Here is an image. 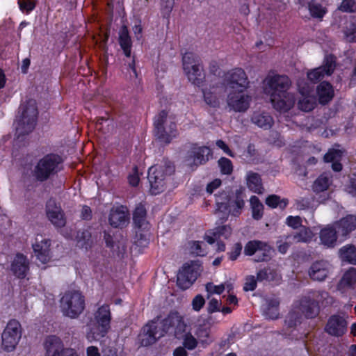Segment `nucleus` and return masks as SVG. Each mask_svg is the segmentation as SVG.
<instances>
[{"mask_svg":"<svg viewBox=\"0 0 356 356\" xmlns=\"http://www.w3.org/2000/svg\"><path fill=\"white\" fill-rule=\"evenodd\" d=\"M196 335L202 343H209V330L207 327H200L196 331Z\"/></svg>","mask_w":356,"mask_h":356,"instance_id":"nucleus-53","label":"nucleus"},{"mask_svg":"<svg viewBox=\"0 0 356 356\" xmlns=\"http://www.w3.org/2000/svg\"><path fill=\"white\" fill-rule=\"evenodd\" d=\"M312 238V232L307 227H302L298 233L287 236V239L289 241H293L294 243L308 242L311 241Z\"/></svg>","mask_w":356,"mask_h":356,"instance_id":"nucleus-40","label":"nucleus"},{"mask_svg":"<svg viewBox=\"0 0 356 356\" xmlns=\"http://www.w3.org/2000/svg\"><path fill=\"white\" fill-rule=\"evenodd\" d=\"M221 305V302L216 298H212L210 300L208 305V312L209 313H213L215 312L220 311V306Z\"/></svg>","mask_w":356,"mask_h":356,"instance_id":"nucleus-62","label":"nucleus"},{"mask_svg":"<svg viewBox=\"0 0 356 356\" xmlns=\"http://www.w3.org/2000/svg\"><path fill=\"white\" fill-rule=\"evenodd\" d=\"M266 204L272 208L280 207L281 209H284L288 204V200L281 199L278 195H271L266 198Z\"/></svg>","mask_w":356,"mask_h":356,"instance_id":"nucleus-43","label":"nucleus"},{"mask_svg":"<svg viewBox=\"0 0 356 356\" xmlns=\"http://www.w3.org/2000/svg\"><path fill=\"white\" fill-rule=\"evenodd\" d=\"M273 252L269 245L259 241H252L248 242L244 249V252L247 255L255 254L254 260L257 262L268 260Z\"/></svg>","mask_w":356,"mask_h":356,"instance_id":"nucleus-18","label":"nucleus"},{"mask_svg":"<svg viewBox=\"0 0 356 356\" xmlns=\"http://www.w3.org/2000/svg\"><path fill=\"white\" fill-rule=\"evenodd\" d=\"M91 234L88 230L79 232L76 236L77 245L81 248H87L90 245Z\"/></svg>","mask_w":356,"mask_h":356,"instance_id":"nucleus-46","label":"nucleus"},{"mask_svg":"<svg viewBox=\"0 0 356 356\" xmlns=\"http://www.w3.org/2000/svg\"><path fill=\"white\" fill-rule=\"evenodd\" d=\"M253 124L264 130L269 129L274 124L273 117L266 112L255 111L251 117Z\"/></svg>","mask_w":356,"mask_h":356,"instance_id":"nucleus-31","label":"nucleus"},{"mask_svg":"<svg viewBox=\"0 0 356 356\" xmlns=\"http://www.w3.org/2000/svg\"><path fill=\"white\" fill-rule=\"evenodd\" d=\"M119 42L124 55L129 57L131 56V40L126 26H122L120 29Z\"/></svg>","mask_w":356,"mask_h":356,"instance_id":"nucleus-34","label":"nucleus"},{"mask_svg":"<svg viewBox=\"0 0 356 356\" xmlns=\"http://www.w3.org/2000/svg\"><path fill=\"white\" fill-rule=\"evenodd\" d=\"M154 135L163 143H169L177 135L172 118L165 111H161L154 119Z\"/></svg>","mask_w":356,"mask_h":356,"instance_id":"nucleus-7","label":"nucleus"},{"mask_svg":"<svg viewBox=\"0 0 356 356\" xmlns=\"http://www.w3.org/2000/svg\"><path fill=\"white\" fill-rule=\"evenodd\" d=\"M224 84L226 90H247L249 86V81L243 69L235 68L225 73Z\"/></svg>","mask_w":356,"mask_h":356,"instance_id":"nucleus-13","label":"nucleus"},{"mask_svg":"<svg viewBox=\"0 0 356 356\" xmlns=\"http://www.w3.org/2000/svg\"><path fill=\"white\" fill-rule=\"evenodd\" d=\"M321 243L327 248H334L337 245V232L334 225L323 228L319 234Z\"/></svg>","mask_w":356,"mask_h":356,"instance_id":"nucleus-27","label":"nucleus"},{"mask_svg":"<svg viewBox=\"0 0 356 356\" xmlns=\"http://www.w3.org/2000/svg\"><path fill=\"white\" fill-rule=\"evenodd\" d=\"M344 37L348 42H356V26L351 24L344 31Z\"/></svg>","mask_w":356,"mask_h":356,"instance_id":"nucleus-52","label":"nucleus"},{"mask_svg":"<svg viewBox=\"0 0 356 356\" xmlns=\"http://www.w3.org/2000/svg\"><path fill=\"white\" fill-rule=\"evenodd\" d=\"M290 86L289 78L284 75L269 74L264 80V91L270 95L276 110L287 111L294 106V95L288 91Z\"/></svg>","mask_w":356,"mask_h":356,"instance_id":"nucleus-2","label":"nucleus"},{"mask_svg":"<svg viewBox=\"0 0 356 356\" xmlns=\"http://www.w3.org/2000/svg\"><path fill=\"white\" fill-rule=\"evenodd\" d=\"M339 257L343 261L356 265V248L353 245H346L339 249Z\"/></svg>","mask_w":356,"mask_h":356,"instance_id":"nucleus-35","label":"nucleus"},{"mask_svg":"<svg viewBox=\"0 0 356 356\" xmlns=\"http://www.w3.org/2000/svg\"><path fill=\"white\" fill-rule=\"evenodd\" d=\"M46 214L49 220L56 227H63L66 224V218L60 207L53 200H49L46 205Z\"/></svg>","mask_w":356,"mask_h":356,"instance_id":"nucleus-23","label":"nucleus"},{"mask_svg":"<svg viewBox=\"0 0 356 356\" xmlns=\"http://www.w3.org/2000/svg\"><path fill=\"white\" fill-rule=\"evenodd\" d=\"M224 286L222 284L218 285L214 284L213 282H208L205 285V289L209 295L218 294L220 295L224 292Z\"/></svg>","mask_w":356,"mask_h":356,"instance_id":"nucleus-51","label":"nucleus"},{"mask_svg":"<svg viewBox=\"0 0 356 356\" xmlns=\"http://www.w3.org/2000/svg\"><path fill=\"white\" fill-rule=\"evenodd\" d=\"M38 115V106L35 99H30L21 104L16 124L17 143L23 142L26 136L32 132L36 124Z\"/></svg>","mask_w":356,"mask_h":356,"instance_id":"nucleus-3","label":"nucleus"},{"mask_svg":"<svg viewBox=\"0 0 356 356\" xmlns=\"http://www.w3.org/2000/svg\"><path fill=\"white\" fill-rule=\"evenodd\" d=\"M196 339L191 334H186L184 339V346L188 350H193L197 346Z\"/></svg>","mask_w":356,"mask_h":356,"instance_id":"nucleus-55","label":"nucleus"},{"mask_svg":"<svg viewBox=\"0 0 356 356\" xmlns=\"http://www.w3.org/2000/svg\"><path fill=\"white\" fill-rule=\"evenodd\" d=\"M298 91L301 97L298 101V108L305 112H308L314 108L316 105V99L312 95L313 92V86L305 81H298Z\"/></svg>","mask_w":356,"mask_h":356,"instance_id":"nucleus-17","label":"nucleus"},{"mask_svg":"<svg viewBox=\"0 0 356 356\" xmlns=\"http://www.w3.org/2000/svg\"><path fill=\"white\" fill-rule=\"evenodd\" d=\"M250 203L252 209V218L254 220H260L264 214V205L255 195L250 197Z\"/></svg>","mask_w":356,"mask_h":356,"instance_id":"nucleus-42","label":"nucleus"},{"mask_svg":"<svg viewBox=\"0 0 356 356\" xmlns=\"http://www.w3.org/2000/svg\"><path fill=\"white\" fill-rule=\"evenodd\" d=\"M244 198V190L241 188L232 194L224 191L216 196L217 210L227 211L232 216L238 217L245 206Z\"/></svg>","mask_w":356,"mask_h":356,"instance_id":"nucleus-4","label":"nucleus"},{"mask_svg":"<svg viewBox=\"0 0 356 356\" xmlns=\"http://www.w3.org/2000/svg\"><path fill=\"white\" fill-rule=\"evenodd\" d=\"M345 190L353 196H356V174L349 177V182L346 185Z\"/></svg>","mask_w":356,"mask_h":356,"instance_id":"nucleus-54","label":"nucleus"},{"mask_svg":"<svg viewBox=\"0 0 356 356\" xmlns=\"http://www.w3.org/2000/svg\"><path fill=\"white\" fill-rule=\"evenodd\" d=\"M218 165L222 174L230 175L233 170L232 161L225 157H222L218 160Z\"/></svg>","mask_w":356,"mask_h":356,"instance_id":"nucleus-49","label":"nucleus"},{"mask_svg":"<svg viewBox=\"0 0 356 356\" xmlns=\"http://www.w3.org/2000/svg\"><path fill=\"white\" fill-rule=\"evenodd\" d=\"M50 245V240L42 235H38L32 245L35 256L42 264H47L51 259Z\"/></svg>","mask_w":356,"mask_h":356,"instance_id":"nucleus-21","label":"nucleus"},{"mask_svg":"<svg viewBox=\"0 0 356 356\" xmlns=\"http://www.w3.org/2000/svg\"><path fill=\"white\" fill-rule=\"evenodd\" d=\"M183 69L188 80L196 86H200L204 76L202 67L197 60V57L193 53H186L182 58Z\"/></svg>","mask_w":356,"mask_h":356,"instance_id":"nucleus-11","label":"nucleus"},{"mask_svg":"<svg viewBox=\"0 0 356 356\" xmlns=\"http://www.w3.org/2000/svg\"><path fill=\"white\" fill-rule=\"evenodd\" d=\"M203 96L205 103L211 107H218L220 104L216 87L203 89Z\"/></svg>","mask_w":356,"mask_h":356,"instance_id":"nucleus-38","label":"nucleus"},{"mask_svg":"<svg viewBox=\"0 0 356 356\" xmlns=\"http://www.w3.org/2000/svg\"><path fill=\"white\" fill-rule=\"evenodd\" d=\"M205 303L204 298L201 295H197L192 301L193 309L199 312Z\"/></svg>","mask_w":356,"mask_h":356,"instance_id":"nucleus-59","label":"nucleus"},{"mask_svg":"<svg viewBox=\"0 0 356 356\" xmlns=\"http://www.w3.org/2000/svg\"><path fill=\"white\" fill-rule=\"evenodd\" d=\"M335 68V57L332 55H327L325 57L323 64L317 68L307 72V77L310 81L316 83L323 79L325 76H330Z\"/></svg>","mask_w":356,"mask_h":356,"instance_id":"nucleus-19","label":"nucleus"},{"mask_svg":"<svg viewBox=\"0 0 356 356\" xmlns=\"http://www.w3.org/2000/svg\"><path fill=\"white\" fill-rule=\"evenodd\" d=\"M356 283V268H350L347 271H346L341 277L339 283V288L340 289L348 288H353L354 285Z\"/></svg>","mask_w":356,"mask_h":356,"instance_id":"nucleus-37","label":"nucleus"},{"mask_svg":"<svg viewBox=\"0 0 356 356\" xmlns=\"http://www.w3.org/2000/svg\"><path fill=\"white\" fill-rule=\"evenodd\" d=\"M227 92V104L229 111L238 113L245 112L250 107L251 96L246 90H226Z\"/></svg>","mask_w":356,"mask_h":356,"instance_id":"nucleus-12","label":"nucleus"},{"mask_svg":"<svg viewBox=\"0 0 356 356\" xmlns=\"http://www.w3.org/2000/svg\"><path fill=\"white\" fill-rule=\"evenodd\" d=\"M101 331V325L97 324L90 328V330L86 334V338L90 341H98L103 338L104 336H97Z\"/></svg>","mask_w":356,"mask_h":356,"instance_id":"nucleus-50","label":"nucleus"},{"mask_svg":"<svg viewBox=\"0 0 356 356\" xmlns=\"http://www.w3.org/2000/svg\"><path fill=\"white\" fill-rule=\"evenodd\" d=\"M19 10L26 14L33 11L36 6V0H17Z\"/></svg>","mask_w":356,"mask_h":356,"instance_id":"nucleus-48","label":"nucleus"},{"mask_svg":"<svg viewBox=\"0 0 356 356\" xmlns=\"http://www.w3.org/2000/svg\"><path fill=\"white\" fill-rule=\"evenodd\" d=\"M343 152L339 149H331L324 156L325 162H332V168L333 170L339 172L342 169V165L339 162L342 157Z\"/></svg>","mask_w":356,"mask_h":356,"instance_id":"nucleus-33","label":"nucleus"},{"mask_svg":"<svg viewBox=\"0 0 356 356\" xmlns=\"http://www.w3.org/2000/svg\"><path fill=\"white\" fill-rule=\"evenodd\" d=\"M62 159L60 156L50 154L42 158L33 170V176L37 180L43 181L56 174L62 169Z\"/></svg>","mask_w":356,"mask_h":356,"instance_id":"nucleus-6","label":"nucleus"},{"mask_svg":"<svg viewBox=\"0 0 356 356\" xmlns=\"http://www.w3.org/2000/svg\"><path fill=\"white\" fill-rule=\"evenodd\" d=\"M257 286V280L254 276L247 277L244 284L243 289L245 291H253Z\"/></svg>","mask_w":356,"mask_h":356,"instance_id":"nucleus-58","label":"nucleus"},{"mask_svg":"<svg viewBox=\"0 0 356 356\" xmlns=\"http://www.w3.org/2000/svg\"><path fill=\"white\" fill-rule=\"evenodd\" d=\"M330 270V265L328 262L321 261L312 264L309 274L314 280L323 281L327 276Z\"/></svg>","mask_w":356,"mask_h":356,"instance_id":"nucleus-28","label":"nucleus"},{"mask_svg":"<svg viewBox=\"0 0 356 356\" xmlns=\"http://www.w3.org/2000/svg\"><path fill=\"white\" fill-rule=\"evenodd\" d=\"M317 95L319 102L321 104L328 103L334 97V89L332 86L326 81L321 83L317 87Z\"/></svg>","mask_w":356,"mask_h":356,"instance_id":"nucleus-32","label":"nucleus"},{"mask_svg":"<svg viewBox=\"0 0 356 356\" xmlns=\"http://www.w3.org/2000/svg\"><path fill=\"white\" fill-rule=\"evenodd\" d=\"M221 180L220 179H216L207 186V192L211 194L216 189L219 188L221 185Z\"/></svg>","mask_w":356,"mask_h":356,"instance_id":"nucleus-63","label":"nucleus"},{"mask_svg":"<svg viewBox=\"0 0 356 356\" xmlns=\"http://www.w3.org/2000/svg\"><path fill=\"white\" fill-rule=\"evenodd\" d=\"M309 10L311 15L316 18H322L326 13V10L320 3L312 1L308 4Z\"/></svg>","mask_w":356,"mask_h":356,"instance_id":"nucleus-45","label":"nucleus"},{"mask_svg":"<svg viewBox=\"0 0 356 356\" xmlns=\"http://www.w3.org/2000/svg\"><path fill=\"white\" fill-rule=\"evenodd\" d=\"M247 185L250 191L261 194L263 193L261 179L257 173L249 172L247 174Z\"/></svg>","mask_w":356,"mask_h":356,"instance_id":"nucleus-36","label":"nucleus"},{"mask_svg":"<svg viewBox=\"0 0 356 356\" xmlns=\"http://www.w3.org/2000/svg\"><path fill=\"white\" fill-rule=\"evenodd\" d=\"M232 232V227L229 225H223L208 231L204 236V239L209 244H213L220 238H228Z\"/></svg>","mask_w":356,"mask_h":356,"instance_id":"nucleus-30","label":"nucleus"},{"mask_svg":"<svg viewBox=\"0 0 356 356\" xmlns=\"http://www.w3.org/2000/svg\"><path fill=\"white\" fill-rule=\"evenodd\" d=\"M216 145L220 149L223 151L227 155L234 157V154L232 151L229 148L228 145L222 140H217L216 141Z\"/></svg>","mask_w":356,"mask_h":356,"instance_id":"nucleus-60","label":"nucleus"},{"mask_svg":"<svg viewBox=\"0 0 356 356\" xmlns=\"http://www.w3.org/2000/svg\"><path fill=\"white\" fill-rule=\"evenodd\" d=\"M85 307L83 296L78 291L66 292L60 300V309L63 315L71 318L78 317Z\"/></svg>","mask_w":356,"mask_h":356,"instance_id":"nucleus-8","label":"nucleus"},{"mask_svg":"<svg viewBox=\"0 0 356 356\" xmlns=\"http://www.w3.org/2000/svg\"><path fill=\"white\" fill-rule=\"evenodd\" d=\"M97 323L101 325V331L97 336H105L110 329L111 311L108 305L101 306L95 314Z\"/></svg>","mask_w":356,"mask_h":356,"instance_id":"nucleus-25","label":"nucleus"},{"mask_svg":"<svg viewBox=\"0 0 356 356\" xmlns=\"http://www.w3.org/2000/svg\"><path fill=\"white\" fill-rule=\"evenodd\" d=\"M175 0H161L162 8L165 14H169L173 7Z\"/></svg>","mask_w":356,"mask_h":356,"instance_id":"nucleus-64","label":"nucleus"},{"mask_svg":"<svg viewBox=\"0 0 356 356\" xmlns=\"http://www.w3.org/2000/svg\"><path fill=\"white\" fill-rule=\"evenodd\" d=\"M162 336H163V331H161L159 323L152 321L143 327L139 334V339L142 346H148Z\"/></svg>","mask_w":356,"mask_h":356,"instance_id":"nucleus-20","label":"nucleus"},{"mask_svg":"<svg viewBox=\"0 0 356 356\" xmlns=\"http://www.w3.org/2000/svg\"><path fill=\"white\" fill-rule=\"evenodd\" d=\"M174 171V165L170 162H164L150 167L148 170L150 193L152 195L162 193L165 188L167 177Z\"/></svg>","mask_w":356,"mask_h":356,"instance_id":"nucleus-5","label":"nucleus"},{"mask_svg":"<svg viewBox=\"0 0 356 356\" xmlns=\"http://www.w3.org/2000/svg\"><path fill=\"white\" fill-rule=\"evenodd\" d=\"M338 229L339 234L347 236L356 228V216L349 214L333 224Z\"/></svg>","mask_w":356,"mask_h":356,"instance_id":"nucleus-26","label":"nucleus"},{"mask_svg":"<svg viewBox=\"0 0 356 356\" xmlns=\"http://www.w3.org/2000/svg\"><path fill=\"white\" fill-rule=\"evenodd\" d=\"M348 322L344 316L334 314L327 320L325 326V331L333 337H341L347 331Z\"/></svg>","mask_w":356,"mask_h":356,"instance_id":"nucleus-22","label":"nucleus"},{"mask_svg":"<svg viewBox=\"0 0 356 356\" xmlns=\"http://www.w3.org/2000/svg\"><path fill=\"white\" fill-rule=\"evenodd\" d=\"M201 271V264L198 260L185 263L177 274L178 286L182 289H188L197 280Z\"/></svg>","mask_w":356,"mask_h":356,"instance_id":"nucleus-10","label":"nucleus"},{"mask_svg":"<svg viewBox=\"0 0 356 356\" xmlns=\"http://www.w3.org/2000/svg\"><path fill=\"white\" fill-rule=\"evenodd\" d=\"M331 303V298L326 291H316L296 301L291 310L286 316L282 335L293 339V332L302 320V314L307 318H313L319 313V304L325 307Z\"/></svg>","mask_w":356,"mask_h":356,"instance_id":"nucleus-1","label":"nucleus"},{"mask_svg":"<svg viewBox=\"0 0 356 356\" xmlns=\"http://www.w3.org/2000/svg\"><path fill=\"white\" fill-rule=\"evenodd\" d=\"M212 156V152L207 146L193 144L185 159L186 164L191 168L206 163Z\"/></svg>","mask_w":356,"mask_h":356,"instance_id":"nucleus-15","label":"nucleus"},{"mask_svg":"<svg viewBox=\"0 0 356 356\" xmlns=\"http://www.w3.org/2000/svg\"><path fill=\"white\" fill-rule=\"evenodd\" d=\"M129 220V210L127 207L120 205L111 209L109 215V222L114 227H122Z\"/></svg>","mask_w":356,"mask_h":356,"instance_id":"nucleus-24","label":"nucleus"},{"mask_svg":"<svg viewBox=\"0 0 356 356\" xmlns=\"http://www.w3.org/2000/svg\"><path fill=\"white\" fill-rule=\"evenodd\" d=\"M129 183L133 186H136L140 181L139 174L137 170V168L135 167L133 169V172L128 177Z\"/></svg>","mask_w":356,"mask_h":356,"instance_id":"nucleus-61","label":"nucleus"},{"mask_svg":"<svg viewBox=\"0 0 356 356\" xmlns=\"http://www.w3.org/2000/svg\"><path fill=\"white\" fill-rule=\"evenodd\" d=\"M331 183L330 177L323 174L315 180L312 185V189L316 193L323 192L329 188Z\"/></svg>","mask_w":356,"mask_h":356,"instance_id":"nucleus-41","label":"nucleus"},{"mask_svg":"<svg viewBox=\"0 0 356 356\" xmlns=\"http://www.w3.org/2000/svg\"><path fill=\"white\" fill-rule=\"evenodd\" d=\"M29 261L24 255L17 254L12 264L11 270L19 278H24L29 271Z\"/></svg>","mask_w":356,"mask_h":356,"instance_id":"nucleus-29","label":"nucleus"},{"mask_svg":"<svg viewBox=\"0 0 356 356\" xmlns=\"http://www.w3.org/2000/svg\"><path fill=\"white\" fill-rule=\"evenodd\" d=\"M286 222L289 227L297 229L301 226L302 220L299 216H290L286 218Z\"/></svg>","mask_w":356,"mask_h":356,"instance_id":"nucleus-57","label":"nucleus"},{"mask_svg":"<svg viewBox=\"0 0 356 356\" xmlns=\"http://www.w3.org/2000/svg\"><path fill=\"white\" fill-rule=\"evenodd\" d=\"M45 356H77L76 352L70 348H64L60 338L48 337L44 343Z\"/></svg>","mask_w":356,"mask_h":356,"instance_id":"nucleus-16","label":"nucleus"},{"mask_svg":"<svg viewBox=\"0 0 356 356\" xmlns=\"http://www.w3.org/2000/svg\"><path fill=\"white\" fill-rule=\"evenodd\" d=\"M339 9L343 12L353 13L355 10V3L354 0H343L339 7Z\"/></svg>","mask_w":356,"mask_h":356,"instance_id":"nucleus-56","label":"nucleus"},{"mask_svg":"<svg viewBox=\"0 0 356 356\" xmlns=\"http://www.w3.org/2000/svg\"><path fill=\"white\" fill-rule=\"evenodd\" d=\"M161 331L163 334L166 332H173L177 337L186 330V325L184 321L183 316L177 312H172L168 316L159 323Z\"/></svg>","mask_w":356,"mask_h":356,"instance_id":"nucleus-14","label":"nucleus"},{"mask_svg":"<svg viewBox=\"0 0 356 356\" xmlns=\"http://www.w3.org/2000/svg\"><path fill=\"white\" fill-rule=\"evenodd\" d=\"M204 246L203 242L191 241L188 243L189 253L195 256H204L207 254Z\"/></svg>","mask_w":356,"mask_h":356,"instance_id":"nucleus-44","label":"nucleus"},{"mask_svg":"<svg viewBox=\"0 0 356 356\" xmlns=\"http://www.w3.org/2000/svg\"><path fill=\"white\" fill-rule=\"evenodd\" d=\"M146 215L147 212L145 207L141 204H138L133 213L134 222L136 227L141 228L146 226Z\"/></svg>","mask_w":356,"mask_h":356,"instance_id":"nucleus-39","label":"nucleus"},{"mask_svg":"<svg viewBox=\"0 0 356 356\" xmlns=\"http://www.w3.org/2000/svg\"><path fill=\"white\" fill-rule=\"evenodd\" d=\"M22 333L19 322L15 319L10 320L1 334L2 348L6 352L15 350L22 337Z\"/></svg>","mask_w":356,"mask_h":356,"instance_id":"nucleus-9","label":"nucleus"},{"mask_svg":"<svg viewBox=\"0 0 356 356\" xmlns=\"http://www.w3.org/2000/svg\"><path fill=\"white\" fill-rule=\"evenodd\" d=\"M279 301L277 299L271 300L268 302V307L265 312V315L267 318L270 319H275L278 317V306Z\"/></svg>","mask_w":356,"mask_h":356,"instance_id":"nucleus-47","label":"nucleus"}]
</instances>
